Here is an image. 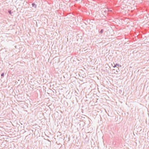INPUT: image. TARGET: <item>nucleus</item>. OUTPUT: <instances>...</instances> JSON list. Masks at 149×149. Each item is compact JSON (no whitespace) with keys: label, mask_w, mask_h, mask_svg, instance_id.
<instances>
[{"label":"nucleus","mask_w":149,"mask_h":149,"mask_svg":"<svg viewBox=\"0 0 149 149\" xmlns=\"http://www.w3.org/2000/svg\"><path fill=\"white\" fill-rule=\"evenodd\" d=\"M32 6L35 8H36L37 7L36 5L34 3H33L32 4Z\"/></svg>","instance_id":"nucleus-1"},{"label":"nucleus","mask_w":149,"mask_h":149,"mask_svg":"<svg viewBox=\"0 0 149 149\" xmlns=\"http://www.w3.org/2000/svg\"><path fill=\"white\" fill-rule=\"evenodd\" d=\"M114 64V66H113V68L116 67L117 66H119V64H118L116 63L115 65L114 64V63H113Z\"/></svg>","instance_id":"nucleus-2"},{"label":"nucleus","mask_w":149,"mask_h":149,"mask_svg":"<svg viewBox=\"0 0 149 149\" xmlns=\"http://www.w3.org/2000/svg\"><path fill=\"white\" fill-rule=\"evenodd\" d=\"M1 77H3L4 76V73H2L1 74Z\"/></svg>","instance_id":"nucleus-3"},{"label":"nucleus","mask_w":149,"mask_h":149,"mask_svg":"<svg viewBox=\"0 0 149 149\" xmlns=\"http://www.w3.org/2000/svg\"><path fill=\"white\" fill-rule=\"evenodd\" d=\"M8 13H9V14L10 15H11V10H9L8 11Z\"/></svg>","instance_id":"nucleus-4"},{"label":"nucleus","mask_w":149,"mask_h":149,"mask_svg":"<svg viewBox=\"0 0 149 149\" xmlns=\"http://www.w3.org/2000/svg\"><path fill=\"white\" fill-rule=\"evenodd\" d=\"M103 29H102L100 30V33H103Z\"/></svg>","instance_id":"nucleus-5"},{"label":"nucleus","mask_w":149,"mask_h":149,"mask_svg":"<svg viewBox=\"0 0 149 149\" xmlns=\"http://www.w3.org/2000/svg\"><path fill=\"white\" fill-rule=\"evenodd\" d=\"M108 12H111V11H112V10H108Z\"/></svg>","instance_id":"nucleus-6"},{"label":"nucleus","mask_w":149,"mask_h":149,"mask_svg":"<svg viewBox=\"0 0 149 149\" xmlns=\"http://www.w3.org/2000/svg\"><path fill=\"white\" fill-rule=\"evenodd\" d=\"M76 1H77V0H76Z\"/></svg>","instance_id":"nucleus-7"}]
</instances>
